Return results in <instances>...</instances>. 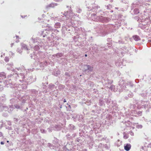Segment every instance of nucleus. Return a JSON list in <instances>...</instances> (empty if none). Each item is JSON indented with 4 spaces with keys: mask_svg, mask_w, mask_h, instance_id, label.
Segmentation results:
<instances>
[{
    "mask_svg": "<svg viewBox=\"0 0 151 151\" xmlns=\"http://www.w3.org/2000/svg\"><path fill=\"white\" fill-rule=\"evenodd\" d=\"M8 79L5 80L4 82L5 86L7 87L14 88L22 87V85L20 84L17 86V84L14 83V81L17 80H18L19 81L22 83V81H26L27 83L30 82V81H27V80L25 79L26 78L24 75L21 73L19 74L16 73L15 74H11L8 76Z\"/></svg>",
    "mask_w": 151,
    "mask_h": 151,
    "instance_id": "nucleus-1",
    "label": "nucleus"
},
{
    "mask_svg": "<svg viewBox=\"0 0 151 151\" xmlns=\"http://www.w3.org/2000/svg\"><path fill=\"white\" fill-rule=\"evenodd\" d=\"M113 26L112 25H108L107 26H105L104 25H103L100 26V27H98L99 29V30L98 32V33H104L103 35H105L107 33V30H109L111 31L110 29L111 28H112Z\"/></svg>",
    "mask_w": 151,
    "mask_h": 151,
    "instance_id": "nucleus-2",
    "label": "nucleus"
},
{
    "mask_svg": "<svg viewBox=\"0 0 151 151\" xmlns=\"http://www.w3.org/2000/svg\"><path fill=\"white\" fill-rule=\"evenodd\" d=\"M13 109V106L12 105L10 106L9 107L3 104H0V112L3 110L10 113L12 112Z\"/></svg>",
    "mask_w": 151,
    "mask_h": 151,
    "instance_id": "nucleus-3",
    "label": "nucleus"
},
{
    "mask_svg": "<svg viewBox=\"0 0 151 151\" xmlns=\"http://www.w3.org/2000/svg\"><path fill=\"white\" fill-rule=\"evenodd\" d=\"M43 53L42 52H39L36 53L35 52L33 53V56L32 54L30 55V57L32 58H33L34 60L38 62H40L42 60V56L43 55Z\"/></svg>",
    "mask_w": 151,
    "mask_h": 151,
    "instance_id": "nucleus-4",
    "label": "nucleus"
},
{
    "mask_svg": "<svg viewBox=\"0 0 151 151\" xmlns=\"http://www.w3.org/2000/svg\"><path fill=\"white\" fill-rule=\"evenodd\" d=\"M139 19L138 20L141 22H145V23L147 25H150L149 24L150 23L151 21L150 20L149 17H147L143 15H141L139 17Z\"/></svg>",
    "mask_w": 151,
    "mask_h": 151,
    "instance_id": "nucleus-5",
    "label": "nucleus"
},
{
    "mask_svg": "<svg viewBox=\"0 0 151 151\" xmlns=\"http://www.w3.org/2000/svg\"><path fill=\"white\" fill-rule=\"evenodd\" d=\"M64 14L67 18L70 19H71L73 15V12L71 10L67 11L64 13Z\"/></svg>",
    "mask_w": 151,
    "mask_h": 151,
    "instance_id": "nucleus-6",
    "label": "nucleus"
},
{
    "mask_svg": "<svg viewBox=\"0 0 151 151\" xmlns=\"http://www.w3.org/2000/svg\"><path fill=\"white\" fill-rule=\"evenodd\" d=\"M119 85L120 87L121 88L120 89H119L121 91H123L124 90H125L126 88H127L125 84H124V82L123 81H120L119 83Z\"/></svg>",
    "mask_w": 151,
    "mask_h": 151,
    "instance_id": "nucleus-7",
    "label": "nucleus"
},
{
    "mask_svg": "<svg viewBox=\"0 0 151 151\" xmlns=\"http://www.w3.org/2000/svg\"><path fill=\"white\" fill-rule=\"evenodd\" d=\"M53 143L55 145V149H58L60 146L59 143V140L56 138H55L53 140Z\"/></svg>",
    "mask_w": 151,
    "mask_h": 151,
    "instance_id": "nucleus-8",
    "label": "nucleus"
},
{
    "mask_svg": "<svg viewBox=\"0 0 151 151\" xmlns=\"http://www.w3.org/2000/svg\"><path fill=\"white\" fill-rule=\"evenodd\" d=\"M73 149V146L69 144L67 145L63 148L64 151H71Z\"/></svg>",
    "mask_w": 151,
    "mask_h": 151,
    "instance_id": "nucleus-9",
    "label": "nucleus"
},
{
    "mask_svg": "<svg viewBox=\"0 0 151 151\" xmlns=\"http://www.w3.org/2000/svg\"><path fill=\"white\" fill-rule=\"evenodd\" d=\"M55 88H56L55 87V85L52 84H50L49 85L48 89L46 90L45 92H47L49 91H50L53 90H55Z\"/></svg>",
    "mask_w": 151,
    "mask_h": 151,
    "instance_id": "nucleus-10",
    "label": "nucleus"
},
{
    "mask_svg": "<svg viewBox=\"0 0 151 151\" xmlns=\"http://www.w3.org/2000/svg\"><path fill=\"white\" fill-rule=\"evenodd\" d=\"M99 18L100 21H101L104 22H107L110 20V19L109 18L104 17L102 16L99 17Z\"/></svg>",
    "mask_w": 151,
    "mask_h": 151,
    "instance_id": "nucleus-11",
    "label": "nucleus"
},
{
    "mask_svg": "<svg viewBox=\"0 0 151 151\" xmlns=\"http://www.w3.org/2000/svg\"><path fill=\"white\" fill-rule=\"evenodd\" d=\"M149 104L150 103L148 101H142L141 105H142V108L144 107L146 108L148 107Z\"/></svg>",
    "mask_w": 151,
    "mask_h": 151,
    "instance_id": "nucleus-12",
    "label": "nucleus"
},
{
    "mask_svg": "<svg viewBox=\"0 0 151 151\" xmlns=\"http://www.w3.org/2000/svg\"><path fill=\"white\" fill-rule=\"evenodd\" d=\"M7 68L8 70H11L13 71H15V70L13 68V64L12 63L8 64L6 65Z\"/></svg>",
    "mask_w": 151,
    "mask_h": 151,
    "instance_id": "nucleus-13",
    "label": "nucleus"
},
{
    "mask_svg": "<svg viewBox=\"0 0 151 151\" xmlns=\"http://www.w3.org/2000/svg\"><path fill=\"white\" fill-rule=\"evenodd\" d=\"M150 145L148 144L146 142H145L144 144V146L141 147V149L144 151H147V148L149 147Z\"/></svg>",
    "mask_w": 151,
    "mask_h": 151,
    "instance_id": "nucleus-14",
    "label": "nucleus"
},
{
    "mask_svg": "<svg viewBox=\"0 0 151 151\" xmlns=\"http://www.w3.org/2000/svg\"><path fill=\"white\" fill-rule=\"evenodd\" d=\"M124 149L127 151L129 150L131 147V145L130 144H124Z\"/></svg>",
    "mask_w": 151,
    "mask_h": 151,
    "instance_id": "nucleus-15",
    "label": "nucleus"
},
{
    "mask_svg": "<svg viewBox=\"0 0 151 151\" xmlns=\"http://www.w3.org/2000/svg\"><path fill=\"white\" fill-rule=\"evenodd\" d=\"M63 54L62 53H58L56 54L52 55V57H56L58 58L62 57L63 56Z\"/></svg>",
    "mask_w": 151,
    "mask_h": 151,
    "instance_id": "nucleus-16",
    "label": "nucleus"
},
{
    "mask_svg": "<svg viewBox=\"0 0 151 151\" xmlns=\"http://www.w3.org/2000/svg\"><path fill=\"white\" fill-rule=\"evenodd\" d=\"M57 5L56 4L51 3L49 5H47V8H53L54 7Z\"/></svg>",
    "mask_w": 151,
    "mask_h": 151,
    "instance_id": "nucleus-17",
    "label": "nucleus"
},
{
    "mask_svg": "<svg viewBox=\"0 0 151 151\" xmlns=\"http://www.w3.org/2000/svg\"><path fill=\"white\" fill-rule=\"evenodd\" d=\"M133 39L136 41H138L140 40V38L139 36L137 35L133 36L132 37Z\"/></svg>",
    "mask_w": 151,
    "mask_h": 151,
    "instance_id": "nucleus-18",
    "label": "nucleus"
},
{
    "mask_svg": "<svg viewBox=\"0 0 151 151\" xmlns=\"http://www.w3.org/2000/svg\"><path fill=\"white\" fill-rule=\"evenodd\" d=\"M130 12L132 15L137 14L139 12V10H131Z\"/></svg>",
    "mask_w": 151,
    "mask_h": 151,
    "instance_id": "nucleus-19",
    "label": "nucleus"
},
{
    "mask_svg": "<svg viewBox=\"0 0 151 151\" xmlns=\"http://www.w3.org/2000/svg\"><path fill=\"white\" fill-rule=\"evenodd\" d=\"M85 66L86 67V68H87V69L85 70V71H86L87 70L91 71L93 70V68L92 67H91L89 65H86Z\"/></svg>",
    "mask_w": 151,
    "mask_h": 151,
    "instance_id": "nucleus-20",
    "label": "nucleus"
},
{
    "mask_svg": "<svg viewBox=\"0 0 151 151\" xmlns=\"http://www.w3.org/2000/svg\"><path fill=\"white\" fill-rule=\"evenodd\" d=\"M48 63L45 61L44 62H41L40 64V65L41 67H44L45 66H46L48 65Z\"/></svg>",
    "mask_w": 151,
    "mask_h": 151,
    "instance_id": "nucleus-21",
    "label": "nucleus"
},
{
    "mask_svg": "<svg viewBox=\"0 0 151 151\" xmlns=\"http://www.w3.org/2000/svg\"><path fill=\"white\" fill-rule=\"evenodd\" d=\"M48 146L51 149H54L55 150H57V149H55V146L53 145L50 143H48Z\"/></svg>",
    "mask_w": 151,
    "mask_h": 151,
    "instance_id": "nucleus-22",
    "label": "nucleus"
},
{
    "mask_svg": "<svg viewBox=\"0 0 151 151\" xmlns=\"http://www.w3.org/2000/svg\"><path fill=\"white\" fill-rule=\"evenodd\" d=\"M6 75L5 73L4 72H1L0 73V77L2 79L5 78H6Z\"/></svg>",
    "mask_w": 151,
    "mask_h": 151,
    "instance_id": "nucleus-23",
    "label": "nucleus"
},
{
    "mask_svg": "<svg viewBox=\"0 0 151 151\" xmlns=\"http://www.w3.org/2000/svg\"><path fill=\"white\" fill-rule=\"evenodd\" d=\"M134 125L138 129H141L142 127V125L139 124L138 123L135 124Z\"/></svg>",
    "mask_w": 151,
    "mask_h": 151,
    "instance_id": "nucleus-24",
    "label": "nucleus"
},
{
    "mask_svg": "<svg viewBox=\"0 0 151 151\" xmlns=\"http://www.w3.org/2000/svg\"><path fill=\"white\" fill-rule=\"evenodd\" d=\"M22 48L25 50H28L29 49L28 48L27 45L25 44H23L22 45Z\"/></svg>",
    "mask_w": 151,
    "mask_h": 151,
    "instance_id": "nucleus-25",
    "label": "nucleus"
},
{
    "mask_svg": "<svg viewBox=\"0 0 151 151\" xmlns=\"http://www.w3.org/2000/svg\"><path fill=\"white\" fill-rule=\"evenodd\" d=\"M33 96H36V94L37 93V91L33 89L31 91Z\"/></svg>",
    "mask_w": 151,
    "mask_h": 151,
    "instance_id": "nucleus-26",
    "label": "nucleus"
},
{
    "mask_svg": "<svg viewBox=\"0 0 151 151\" xmlns=\"http://www.w3.org/2000/svg\"><path fill=\"white\" fill-rule=\"evenodd\" d=\"M145 24H141L139 25V26L142 29H144L145 28Z\"/></svg>",
    "mask_w": 151,
    "mask_h": 151,
    "instance_id": "nucleus-27",
    "label": "nucleus"
},
{
    "mask_svg": "<svg viewBox=\"0 0 151 151\" xmlns=\"http://www.w3.org/2000/svg\"><path fill=\"white\" fill-rule=\"evenodd\" d=\"M55 28H58L60 27V24L59 23H56L54 25Z\"/></svg>",
    "mask_w": 151,
    "mask_h": 151,
    "instance_id": "nucleus-28",
    "label": "nucleus"
},
{
    "mask_svg": "<svg viewBox=\"0 0 151 151\" xmlns=\"http://www.w3.org/2000/svg\"><path fill=\"white\" fill-rule=\"evenodd\" d=\"M47 30L51 32H54L55 31V29H53L51 27H49Z\"/></svg>",
    "mask_w": 151,
    "mask_h": 151,
    "instance_id": "nucleus-29",
    "label": "nucleus"
},
{
    "mask_svg": "<svg viewBox=\"0 0 151 151\" xmlns=\"http://www.w3.org/2000/svg\"><path fill=\"white\" fill-rule=\"evenodd\" d=\"M114 87L115 86H114L111 85L109 89L111 90V91H115Z\"/></svg>",
    "mask_w": 151,
    "mask_h": 151,
    "instance_id": "nucleus-30",
    "label": "nucleus"
},
{
    "mask_svg": "<svg viewBox=\"0 0 151 151\" xmlns=\"http://www.w3.org/2000/svg\"><path fill=\"white\" fill-rule=\"evenodd\" d=\"M98 48V46L96 45H95L92 47V49L95 51H96V50H97Z\"/></svg>",
    "mask_w": 151,
    "mask_h": 151,
    "instance_id": "nucleus-31",
    "label": "nucleus"
},
{
    "mask_svg": "<svg viewBox=\"0 0 151 151\" xmlns=\"http://www.w3.org/2000/svg\"><path fill=\"white\" fill-rule=\"evenodd\" d=\"M39 49V47L37 45H35L34 47V50H37Z\"/></svg>",
    "mask_w": 151,
    "mask_h": 151,
    "instance_id": "nucleus-32",
    "label": "nucleus"
},
{
    "mask_svg": "<svg viewBox=\"0 0 151 151\" xmlns=\"http://www.w3.org/2000/svg\"><path fill=\"white\" fill-rule=\"evenodd\" d=\"M2 82L0 81V91H2L3 89V86L2 85Z\"/></svg>",
    "mask_w": 151,
    "mask_h": 151,
    "instance_id": "nucleus-33",
    "label": "nucleus"
},
{
    "mask_svg": "<svg viewBox=\"0 0 151 151\" xmlns=\"http://www.w3.org/2000/svg\"><path fill=\"white\" fill-rule=\"evenodd\" d=\"M22 100H21V101H22V102L23 103H24L25 102V101L26 100V98H22Z\"/></svg>",
    "mask_w": 151,
    "mask_h": 151,
    "instance_id": "nucleus-34",
    "label": "nucleus"
},
{
    "mask_svg": "<svg viewBox=\"0 0 151 151\" xmlns=\"http://www.w3.org/2000/svg\"><path fill=\"white\" fill-rule=\"evenodd\" d=\"M10 101L11 103L13 104L15 102V99H12Z\"/></svg>",
    "mask_w": 151,
    "mask_h": 151,
    "instance_id": "nucleus-35",
    "label": "nucleus"
},
{
    "mask_svg": "<svg viewBox=\"0 0 151 151\" xmlns=\"http://www.w3.org/2000/svg\"><path fill=\"white\" fill-rule=\"evenodd\" d=\"M75 128V126L73 125H70V128L71 130H73Z\"/></svg>",
    "mask_w": 151,
    "mask_h": 151,
    "instance_id": "nucleus-36",
    "label": "nucleus"
},
{
    "mask_svg": "<svg viewBox=\"0 0 151 151\" xmlns=\"http://www.w3.org/2000/svg\"><path fill=\"white\" fill-rule=\"evenodd\" d=\"M4 60L6 62H8L9 61V58L8 57H6L4 59Z\"/></svg>",
    "mask_w": 151,
    "mask_h": 151,
    "instance_id": "nucleus-37",
    "label": "nucleus"
},
{
    "mask_svg": "<svg viewBox=\"0 0 151 151\" xmlns=\"http://www.w3.org/2000/svg\"><path fill=\"white\" fill-rule=\"evenodd\" d=\"M99 105H102L104 104V102L100 100L99 101Z\"/></svg>",
    "mask_w": 151,
    "mask_h": 151,
    "instance_id": "nucleus-38",
    "label": "nucleus"
},
{
    "mask_svg": "<svg viewBox=\"0 0 151 151\" xmlns=\"http://www.w3.org/2000/svg\"><path fill=\"white\" fill-rule=\"evenodd\" d=\"M3 115L5 117H7L8 116V114L7 112L5 113H3Z\"/></svg>",
    "mask_w": 151,
    "mask_h": 151,
    "instance_id": "nucleus-39",
    "label": "nucleus"
},
{
    "mask_svg": "<svg viewBox=\"0 0 151 151\" xmlns=\"http://www.w3.org/2000/svg\"><path fill=\"white\" fill-rule=\"evenodd\" d=\"M65 76H67L68 77H70V73L68 72H66L65 73Z\"/></svg>",
    "mask_w": 151,
    "mask_h": 151,
    "instance_id": "nucleus-40",
    "label": "nucleus"
},
{
    "mask_svg": "<svg viewBox=\"0 0 151 151\" xmlns=\"http://www.w3.org/2000/svg\"><path fill=\"white\" fill-rule=\"evenodd\" d=\"M124 138L125 139H127L128 138V135L125 134L124 136Z\"/></svg>",
    "mask_w": 151,
    "mask_h": 151,
    "instance_id": "nucleus-41",
    "label": "nucleus"
},
{
    "mask_svg": "<svg viewBox=\"0 0 151 151\" xmlns=\"http://www.w3.org/2000/svg\"><path fill=\"white\" fill-rule=\"evenodd\" d=\"M105 147L106 149H109V146L107 144H106L105 145Z\"/></svg>",
    "mask_w": 151,
    "mask_h": 151,
    "instance_id": "nucleus-42",
    "label": "nucleus"
},
{
    "mask_svg": "<svg viewBox=\"0 0 151 151\" xmlns=\"http://www.w3.org/2000/svg\"><path fill=\"white\" fill-rule=\"evenodd\" d=\"M31 40L32 41L33 43H34L36 42V40L35 38H32L31 39Z\"/></svg>",
    "mask_w": 151,
    "mask_h": 151,
    "instance_id": "nucleus-43",
    "label": "nucleus"
},
{
    "mask_svg": "<svg viewBox=\"0 0 151 151\" xmlns=\"http://www.w3.org/2000/svg\"><path fill=\"white\" fill-rule=\"evenodd\" d=\"M66 137H67V138H70L72 136H70V134H67V135H66Z\"/></svg>",
    "mask_w": 151,
    "mask_h": 151,
    "instance_id": "nucleus-44",
    "label": "nucleus"
},
{
    "mask_svg": "<svg viewBox=\"0 0 151 151\" xmlns=\"http://www.w3.org/2000/svg\"><path fill=\"white\" fill-rule=\"evenodd\" d=\"M138 115L139 116H140L142 114V112L141 111H139L137 113Z\"/></svg>",
    "mask_w": 151,
    "mask_h": 151,
    "instance_id": "nucleus-45",
    "label": "nucleus"
},
{
    "mask_svg": "<svg viewBox=\"0 0 151 151\" xmlns=\"http://www.w3.org/2000/svg\"><path fill=\"white\" fill-rule=\"evenodd\" d=\"M15 107L17 109H19L20 106L17 105H14Z\"/></svg>",
    "mask_w": 151,
    "mask_h": 151,
    "instance_id": "nucleus-46",
    "label": "nucleus"
},
{
    "mask_svg": "<svg viewBox=\"0 0 151 151\" xmlns=\"http://www.w3.org/2000/svg\"><path fill=\"white\" fill-rule=\"evenodd\" d=\"M108 46V47H110L111 45V44L110 43H107Z\"/></svg>",
    "mask_w": 151,
    "mask_h": 151,
    "instance_id": "nucleus-47",
    "label": "nucleus"
},
{
    "mask_svg": "<svg viewBox=\"0 0 151 151\" xmlns=\"http://www.w3.org/2000/svg\"><path fill=\"white\" fill-rule=\"evenodd\" d=\"M9 54L10 55L12 56H14V54L12 52H9Z\"/></svg>",
    "mask_w": 151,
    "mask_h": 151,
    "instance_id": "nucleus-48",
    "label": "nucleus"
},
{
    "mask_svg": "<svg viewBox=\"0 0 151 151\" xmlns=\"http://www.w3.org/2000/svg\"><path fill=\"white\" fill-rule=\"evenodd\" d=\"M14 121L17 122L18 121V119L16 118H14Z\"/></svg>",
    "mask_w": 151,
    "mask_h": 151,
    "instance_id": "nucleus-49",
    "label": "nucleus"
},
{
    "mask_svg": "<svg viewBox=\"0 0 151 151\" xmlns=\"http://www.w3.org/2000/svg\"><path fill=\"white\" fill-rule=\"evenodd\" d=\"M130 134L131 135V136H133L134 135V133H133V132H130Z\"/></svg>",
    "mask_w": 151,
    "mask_h": 151,
    "instance_id": "nucleus-50",
    "label": "nucleus"
},
{
    "mask_svg": "<svg viewBox=\"0 0 151 151\" xmlns=\"http://www.w3.org/2000/svg\"><path fill=\"white\" fill-rule=\"evenodd\" d=\"M128 96L129 97H131L132 96V93L131 94H130L128 95Z\"/></svg>",
    "mask_w": 151,
    "mask_h": 151,
    "instance_id": "nucleus-51",
    "label": "nucleus"
},
{
    "mask_svg": "<svg viewBox=\"0 0 151 151\" xmlns=\"http://www.w3.org/2000/svg\"><path fill=\"white\" fill-rule=\"evenodd\" d=\"M17 51L18 52H19V53H21L22 52V51L21 50L18 49Z\"/></svg>",
    "mask_w": 151,
    "mask_h": 151,
    "instance_id": "nucleus-52",
    "label": "nucleus"
},
{
    "mask_svg": "<svg viewBox=\"0 0 151 151\" xmlns=\"http://www.w3.org/2000/svg\"><path fill=\"white\" fill-rule=\"evenodd\" d=\"M41 131L42 132V133H45V130H44L42 129V130H41Z\"/></svg>",
    "mask_w": 151,
    "mask_h": 151,
    "instance_id": "nucleus-53",
    "label": "nucleus"
},
{
    "mask_svg": "<svg viewBox=\"0 0 151 151\" xmlns=\"http://www.w3.org/2000/svg\"><path fill=\"white\" fill-rule=\"evenodd\" d=\"M3 136V134L2 132H0V137H2Z\"/></svg>",
    "mask_w": 151,
    "mask_h": 151,
    "instance_id": "nucleus-54",
    "label": "nucleus"
},
{
    "mask_svg": "<svg viewBox=\"0 0 151 151\" xmlns=\"http://www.w3.org/2000/svg\"><path fill=\"white\" fill-rule=\"evenodd\" d=\"M76 136V134H73L72 137H75Z\"/></svg>",
    "mask_w": 151,
    "mask_h": 151,
    "instance_id": "nucleus-55",
    "label": "nucleus"
},
{
    "mask_svg": "<svg viewBox=\"0 0 151 151\" xmlns=\"http://www.w3.org/2000/svg\"><path fill=\"white\" fill-rule=\"evenodd\" d=\"M81 151H87V150L86 149H83Z\"/></svg>",
    "mask_w": 151,
    "mask_h": 151,
    "instance_id": "nucleus-56",
    "label": "nucleus"
},
{
    "mask_svg": "<svg viewBox=\"0 0 151 151\" xmlns=\"http://www.w3.org/2000/svg\"><path fill=\"white\" fill-rule=\"evenodd\" d=\"M1 145H4V142H1Z\"/></svg>",
    "mask_w": 151,
    "mask_h": 151,
    "instance_id": "nucleus-57",
    "label": "nucleus"
},
{
    "mask_svg": "<svg viewBox=\"0 0 151 151\" xmlns=\"http://www.w3.org/2000/svg\"><path fill=\"white\" fill-rule=\"evenodd\" d=\"M13 45H14L13 43H12L11 44V47H12V46Z\"/></svg>",
    "mask_w": 151,
    "mask_h": 151,
    "instance_id": "nucleus-58",
    "label": "nucleus"
},
{
    "mask_svg": "<svg viewBox=\"0 0 151 151\" xmlns=\"http://www.w3.org/2000/svg\"><path fill=\"white\" fill-rule=\"evenodd\" d=\"M25 16H22V15H21V17H22V18H24V17H25Z\"/></svg>",
    "mask_w": 151,
    "mask_h": 151,
    "instance_id": "nucleus-59",
    "label": "nucleus"
},
{
    "mask_svg": "<svg viewBox=\"0 0 151 151\" xmlns=\"http://www.w3.org/2000/svg\"><path fill=\"white\" fill-rule=\"evenodd\" d=\"M16 37L17 39H19V37L18 36H16Z\"/></svg>",
    "mask_w": 151,
    "mask_h": 151,
    "instance_id": "nucleus-60",
    "label": "nucleus"
},
{
    "mask_svg": "<svg viewBox=\"0 0 151 151\" xmlns=\"http://www.w3.org/2000/svg\"><path fill=\"white\" fill-rule=\"evenodd\" d=\"M116 66H119L118 64V63H117V62H116Z\"/></svg>",
    "mask_w": 151,
    "mask_h": 151,
    "instance_id": "nucleus-61",
    "label": "nucleus"
},
{
    "mask_svg": "<svg viewBox=\"0 0 151 151\" xmlns=\"http://www.w3.org/2000/svg\"><path fill=\"white\" fill-rule=\"evenodd\" d=\"M66 102V101L65 100V99H64V102Z\"/></svg>",
    "mask_w": 151,
    "mask_h": 151,
    "instance_id": "nucleus-62",
    "label": "nucleus"
},
{
    "mask_svg": "<svg viewBox=\"0 0 151 151\" xmlns=\"http://www.w3.org/2000/svg\"><path fill=\"white\" fill-rule=\"evenodd\" d=\"M68 107H69L70 108V109L71 108V106H70V105H68Z\"/></svg>",
    "mask_w": 151,
    "mask_h": 151,
    "instance_id": "nucleus-63",
    "label": "nucleus"
},
{
    "mask_svg": "<svg viewBox=\"0 0 151 151\" xmlns=\"http://www.w3.org/2000/svg\"><path fill=\"white\" fill-rule=\"evenodd\" d=\"M16 42H19V41L18 40H16Z\"/></svg>",
    "mask_w": 151,
    "mask_h": 151,
    "instance_id": "nucleus-64",
    "label": "nucleus"
}]
</instances>
